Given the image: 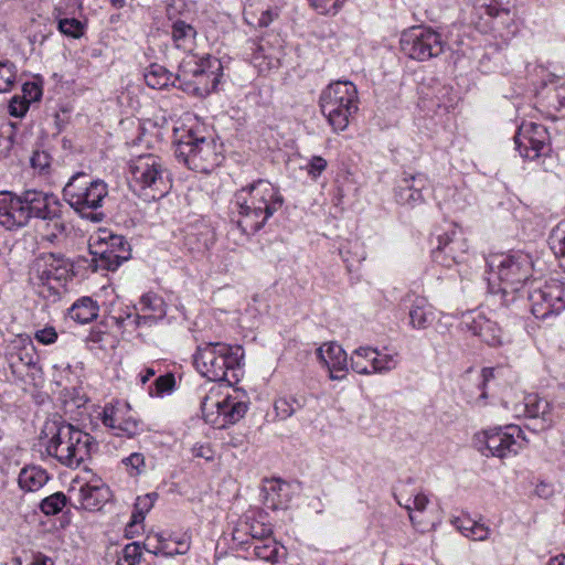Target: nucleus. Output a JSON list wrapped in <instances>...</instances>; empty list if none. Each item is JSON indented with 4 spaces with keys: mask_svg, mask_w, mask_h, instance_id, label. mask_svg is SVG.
<instances>
[{
    "mask_svg": "<svg viewBox=\"0 0 565 565\" xmlns=\"http://www.w3.org/2000/svg\"><path fill=\"white\" fill-rule=\"evenodd\" d=\"M177 544L178 546L175 548H172L170 546V541L168 539L163 537L162 534L156 533L147 537L145 542V548L147 552L152 553L154 555H162L169 557L175 555H183L190 548L188 540H182L180 542H177Z\"/></svg>",
    "mask_w": 565,
    "mask_h": 565,
    "instance_id": "obj_26",
    "label": "nucleus"
},
{
    "mask_svg": "<svg viewBox=\"0 0 565 565\" xmlns=\"http://www.w3.org/2000/svg\"><path fill=\"white\" fill-rule=\"evenodd\" d=\"M311 8L319 14L334 15L339 12L347 0H308Z\"/></svg>",
    "mask_w": 565,
    "mask_h": 565,
    "instance_id": "obj_45",
    "label": "nucleus"
},
{
    "mask_svg": "<svg viewBox=\"0 0 565 565\" xmlns=\"http://www.w3.org/2000/svg\"><path fill=\"white\" fill-rule=\"evenodd\" d=\"M129 185L145 201L163 198L170 190V178L162 160L151 153L138 156L129 162Z\"/></svg>",
    "mask_w": 565,
    "mask_h": 565,
    "instance_id": "obj_5",
    "label": "nucleus"
},
{
    "mask_svg": "<svg viewBox=\"0 0 565 565\" xmlns=\"http://www.w3.org/2000/svg\"><path fill=\"white\" fill-rule=\"evenodd\" d=\"M29 565H54V561L41 553L34 555L32 562Z\"/></svg>",
    "mask_w": 565,
    "mask_h": 565,
    "instance_id": "obj_61",
    "label": "nucleus"
},
{
    "mask_svg": "<svg viewBox=\"0 0 565 565\" xmlns=\"http://www.w3.org/2000/svg\"><path fill=\"white\" fill-rule=\"evenodd\" d=\"M99 307L90 297H82L73 303L70 317L79 323H88L98 317Z\"/></svg>",
    "mask_w": 565,
    "mask_h": 565,
    "instance_id": "obj_31",
    "label": "nucleus"
},
{
    "mask_svg": "<svg viewBox=\"0 0 565 565\" xmlns=\"http://www.w3.org/2000/svg\"><path fill=\"white\" fill-rule=\"evenodd\" d=\"M67 498L63 492H55L42 500L41 511L46 515H55L66 505Z\"/></svg>",
    "mask_w": 565,
    "mask_h": 565,
    "instance_id": "obj_41",
    "label": "nucleus"
},
{
    "mask_svg": "<svg viewBox=\"0 0 565 565\" xmlns=\"http://www.w3.org/2000/svg\"><path fill=\"white\" fill-rule=\"evenodd\" d=\"M30 161H31V166L34 169H39L42 172V171H45L50 167L51 157L45 151L36 150L33 152Z\"/></svg>",
    "mask_w": 565,
    "mask_h": 565,
    "instance_id": "obj_50",
    "label": "nucleus"
},
{
    "mask_svg": "<svg viewBox=\"0 0 565 565\" xmlns=\"http://www.w3.org/2000/svg\"><path fill=\"white\" fill-rule=\"evenodd\" d=\"M108 195V185L105 181L90 180L84 172L75 173L63 189L64 200L83 218L99 223L105 214L100 210Z\"/></svg>",
    "mask_w": 565,
    "mask_h": 565,
    "instance_id": "obj_4",
    "label": "nucleus"
},
{
    "mask_svg": "<svg viewBox=\"0 0 565 565\" xmlns=\"http://www.w3.org/2000/svg\"><path fill=\"white\" fill-rule=\"evenodd\" d=\"M122 463L130 469V475L138 476L145 468V456L140 452H134L122 459Z\"/></svg>",
    "mask_w": 565,
    "mask_h": 565,
    "instance_id": "obj_47",
    "label": "nucleus"
},
{
    "mask_svg": "<svg viewBox=\"0 0 565 565\" xmlns=\"http://www.w3.org/2000/svg\"><path fill=\"white\" fill-rule=\"evenodd\" d=\"M427 179L424 174L404 178L395 191L396 201L402 205L415 206L424 201L422 193Z\"/></svg>",
    "mask_w": 565,
    "mask_h": 565,
    "instance_id": "obj_21",
    "label": "nucleus"
},
{
    "mask_svg": "<svg viewBox=\"0 0 565 565\" xmlns=\"http://www.w3.org/2000/svg\"><path fill=\"white\" fill-rule=\"evenodd\" d=\"M73 264L62 254L43 253L32 263L30 279L49 295H60L72 278Z\"/></svg>",
    "mask_w": 565,
    "mask_h": 565,
    "instance_id": "obj_10",
    "label": "nucleus"
},
{
    "mask_svg": "<svg viewBox=\"0 0 565 565\" xmlns=\"http://www.w3.org/2000/svg\"><path fill=\"white\" fill-rule=\"evenodd\" d=\"M46 201L49 204V209L52 213H41L39 215H35L36 218H41L45 221V227L47 230H51V232L47 234V238L50 241H53L57 235L64 233L65 225L63 221L61 220V211H60V204L58 201L54 198L53 194L46 193Z\"/></svg>",
    "mask_w": 565,
    "mask_h": 565,
    "instance_id": "obj_30",
    "label": "nucleus"
},
{
    "mask_svg": "<svg viewBox=\"0 0 565 565\" xmlns=\"http://www.w3.org/2000/svg\"><path fill=\"white\" fill-rule=\"evenodd\" d=\"M547 140L546 129L539 124H523L514 137L516 150L523 158L535 159L544 149Z\"/></svg>",
    "mask_w": 565,
    "mask_h": 565,
    "instance_id": "obj_17",
    "label": "nucleus"
},
{
    "mask_svg": "<svg viewBox=\"0 0 565 565\" xmlns=\"http://www.w3.org/2000/svg\"><path fill=\"white\" fill-rule=\"evenodd\" d=\"M306 399L302 396H286L280 397L275 402V409L277 415L282 419L292 416L297 411L305 406Z\"/></svg>",
    "mask_w": 565,
    "mask_h": 565,
    "instance_id": "obj_38",
    "label": "nucleus"
},
{
    "mask_svg": "<svg viewBox=\"0 0 565 565\" xmlns=\"http://www.w3.org/2000/svg\"><path fill=\"white\" fill-rule=\"evenodd\" d=\"M488 265L502 286L504 294L519 291L532 275L533 263L527 254L495 255L488 260Z\"/></svg>",
    "mask_w": 565,
    "mask_h": 565,
    "instance_id": "obj_11",
    "label": "nucleus"
},
{
    "mask_svg": "<svg viewBox=\"0 0 565 565\" xmlns=\"http://www.w3.org/2000/svg\"><path fill=\"white\" fill-rule=\"evenodd\" d=\"M475 10L482 17L483 14L489 18H501L503 20L511 19L510 9L507 7H502V4L497 0H477L475 3Z\"/></svg>",
    "mask_w": 565,
    "mask_h": 565,
    "instance_id": "obj_35",
    "label": "nucleus"
},
{
    "mask_svg": "<svg viewBox=\"0 0 565 565\" xmlns=\"http://www.w3.org/2000/svg\"><path fill=\"white\" fill-rule=\"evenodd\" d=\"M175 157L193 171L210 173L223 160L222 145L213 138H199L189 134L179 141Z\"/></svg>",
    "mask_w": 565,
    "mask_h": 565,
    "instance_id": "obj_9",
    "label": "nucleus"
},
{
    "mask_svg": "<svg viewBox=\"0 0 565 565\" xmlns=\"http://www.w3.org/2000/svg\"><path fill=\"white\" fill-rule=\"evenodd\" d=\"M145 519V514L142 511L135 512L132 514L131 521L128 524L129 527L135 526L137 523H140Z\"/></svg>",
    "mask_w": 565,
    "mask_h": 565,
    "instance_id": "obj_63",
    "label": "nucleus"
},
{
    "mask_svg": "<svg viewBox=\"0 0 565 565\" xmlns=\"http://www.w3.org/2000/svg\"><path fill=\"white\" fill-rule=\"evenodd\" d=\"M17 77L15 66L11 62H0V93L10 90Z\"/></svg>",
    "mask_w": 565,
    "mask_h": 565,
    "instance_id": "obj_44",
    "label": "nucleus"
},
{
    "mask_svg": "<svg viewBox=\"0 0 565 565\" xmlns=\"http://www.w3.org/2000/svg\"><path fill=\"white\" fill-rule=\"evenodd\" d=\"M49 480L47 471L35 465L22 468L18 476V484L24 492H35L43 488Z\"/></svg>",
    "mask_w": 565,
    "mask_h": 565,
    "instance_id": "obj_27",
    "label": "nucleus"
},
{
    "mask_svg": "<svg viewBox=\"0 0 565 565\" xmlns=\"http://www.w3.org/2000/svg\"><path fill=\"white\" fill-rule=\"evenodd\" d=\"M6 359L13 374L22 375L24 369L35 367L39 358L31 340L19 337L7 348Z\"/></svg>",
    "mask_w": 565,
    "mask_h": 565,
    "instance_id": "obj_18",
    "label": "nucleus"
},
{
    "mask_svg": "<svg viewBox=\"0 0 565 565\" xmlns=\"http://www.w3.org/2000/svg\"><path fill=\"white\" fill-rule=\"evenodd\" d=\"M319 359L330 371L331 380H341L348 369V355L342 347L334 342L322 344L317 350Z\"/></svg>",
    "mask_w": 565,
    "mask_h": 565,
    "instance_id": "obj_19",
    "label": "nucleus"
},
{
    "mask_svg": "<svg viewBox=\"0 0 565 565\" xmlns=\"http://www.w3.org/2000/svg\"><path fill=\"white\" fill-rule=\"evenodd\" d=\"M109 489L105 484L86 483L79 489V501L85 510L99 509L108 498Z\"/></svg>",
    "mask_w": 565,
    "mask_h": 565,
    "instance_id": "obj_29",
    "label": "nucleus"
},
{
    "mask_svg": "<svg viewBox=\"0 0 565 565\" xmlns=\"http://www.w3.org/2000/svg\"><path fill=\"white\" fill-rule=\"evenodd\" d=\"M103 257H107L109 259V263H108V269H115L117 268L121 262L126 260L128 258V255H124V254H116L114 255V260H111V255L109 254L107 256V252H103Z\"/></svg>",
    "mask_w": 565,
    "mask_h": 565,
    "instance_id": "obj_59",
    "label": "nucleus"
},
{
    "mask_svg": "<svg viewBox=\"0 0 565 565\" xmlns=\"http://www.w3.org/2000/svg\"><path fill=\"white\" fill-rule=\"evenodd\" d=\"M523 431L516 425L495 427L483 430L475 436L477 449L486 455L504 458L515 455L521 448Z\"/></svg>",
    "mask_w": 565,
    "mask_h": 565,
    "instance_id": "obj_12",
    "label": "nucleus"
},
{
    "mask_svg": "<svg viewBox=\"0 0 565 565\" xmlns=\"http://www.w3.org/2000/svg\"><path fill=\"white\" fill-rule=\"evenodd\" d=\"M140 310L153 315L158 318H163L167 313L166 303L158 294L147 292L140 298Z\"/></svg>",
    "mask_w": 565,
    "mask_h": 565,
    "instance_id": "obj_37",
    "label": "nucleus"
},
{
    "mask_svg": "<svg viewBox=\"0 0 565 565\" xmlns=\"http://www.w3.org/2000/svg\"><path fill=\"white\" fill-rule=\"evenodd\" d=\"M290 501L289 486L277 479L268 480L263 487V502L269 510L286 509Z\"/></svg>",
    "mask_w": 565,
    "mask_h": 565,
    "instance_id": "obj_22",
    "label": "nucleus"
},
{
    "mask_svg": "<svg viewBox=\"0 0 565 565\" xmlns=\"http://www.w3.org/2000/svg\"><path fill=\"white\" fill-rule=\"evenodd\" d=\"M46 200V193L38 190H25L19 195L0 192V224L8 230L23 227L35 215L52 213Z\"/></svg>",
    "mask_w": 565,
    "mask_h": 565,
    "instance_id": "obj_6",
    "label": "nucleus"
},
{
    "mask_svg": "<svg viewBox=\"0 0 565 565\" xmlns=\"http://www.w3.org/2000/svg\"><path fill=\"white\" fill-rule=\"evenodd\" d=\"M175 380L173 374L168 373L166 375H161L154 381L157 394H163L168 391H171L174 386Z\"/></svg>",
    "mask_w": 565,
    "mask_h": 565,
    "instance_id": "obj_52",
    "label": "nucleus"
},
{
    "mask_svg": "<svg viewBox=\"0 0 565 565\" xmlns=\"http://www.w3.org/2000/svg\"><path fill=\"white\" fill-rule=\"evenodd\" d=\"M54 17L57 20V30L70 38L79 39L84 35L85 24L75 18H64L60 8L54 9Z\"/></svg>",
    "mask_w": 565,
    "mask_h": 565,
    "instance_id": "obj_34",
    "label": "nucleus"
},
{
    "mask_svg": "<svg viewBox=\"0 0 565 565\" xmlns=\"http://www.w3.org/2000/svg\"><path fill=\"white\" fill-rule=\"evenodd\" d=\"M222 71V63L218 58L207 55L201 58L195 68L192 70V75L200 79L199 84H203L206 88H215L220 82Z\"/></svg>",
    "mask_w": 565,
    "mask_h": 565,
    "instance_id": "obj_24",
    "label": "nucleus"
},
{
    "mask_svg": "<svg viewBox=\"0 0 565 565\" xmlns=\"http://www.w3.org/2000/svg\"><path fill=\"white\" fill-rule=\"evenodd\" d=\"M248 409L243 396L230 387L213 386L201 401L204 420L215 428H226L239 422Z\"/></svg>",
    "mask_w": 565,
    "mask_h": 565,
    "instance_id": "obj_7",
    "label": "nucleus"
},
{
    "mask_svg": "<svg viewBox=\"0 0 565 565\" xmlns=\"http://www.w3.org/2000/svg\"><path fill=\"white\" fill-rule=\"evenodd\" d=\"M546 565H565V554L551 557Z\"/></svg>",
    "mask_w": 565,
    "mask_h": 565,
    "instance_id": "obj_64",
    "label": "nucleus"
},
{
    "mask_svg": "<svg viewBox=\"0 0 565 565\" xmlns=\"http://www.w3.org/2000/svg\"><path fill=\"white\" fill-rule=\"evenodd\" d=\"M399 44L405 55L417 61H427L440 55L444 51L440 34L425 26L405 30L401 35Z\"/></svg>",
    "mask_w": 565,
    "mask_h": 565,
    "instance_id": "obj_13",
    "label": "nucleus"
},
{
    "mask_svg": "<svg viewBox=\"0 0 565 565\" xmlns=\"http://www.w3.org/2000/svg\"><path fill=\"white\" fill-rule=\"evenodd\" d=\"M180 76H175L169 72L166 67L159 64H152L147 68L145 73L146 84L154 89H162L168 87L170 84H174Z\"/></svg>",
    "mask_w": 565,
    "mask_h": 565,
    "instance_id": "obj_32",
    "label": "nucleus"
},
{
    "mask_svg": "<svg viewBox=\"0 0 565 565\" xmlns=\"http://www.w3.org/2000/svg\"><path fill=\"white\" fill-rule=\"evenodd\" d=\"M397 503L408 511L411 521L415 523V516L413 512H424L429 503V499L424 492H418L414 495L413 499L408 498L405 500V502H402L398 499Z\"/></svg>",
    "mask_w": 565,
    "mask_h": 565,
    "instance_id": "obj_42",
    "label": "nucleus"
},
{
    "mask_svg": "<svg viewBox=\"0 0 565 565\" xmlns=\"http://www.w3.org/2000/svg\"><path fill=\"white\" fill-rule=\"evenodd\" d=\"M243 349L223 342L203 343L198 347L193 356L196 370L206 379L214 382L232 384L238 381Z\"/></svg>",
    "mask_w": 565,
    "mask_h": 565,
    "instance_id": "obj_3",
    "label": "nucleus"
},
{
    "mask_svg": "<svg viewBox=\"0 0 565 565\" xmlns=\"http://www.w3.org/2000/svg\"><path fill=\"white\" fill-rule=\"evenodd\" d=\"M234 203L238 209V227L246 234H254L281 209L284 198L278 188L259 179L239 189L235 193Z\"/></svg>",
    "mask_w": 565,
    "mask_h": 565,
    "instance_id": "obj_1",
    "label": "nucleus"
},
{
    "mask_svg": "<svg viewBox=\"0 0 565 565\" xmlns=\"http://www.w3.org/2000/svg\"><path fill=\"white\" fill-rule=\"evenodd\" d=\"M34 339L41 344L50 345L56 342L57 332L54 327L46 326L34 332Z\"/></svg>",
    "mask_w": 565,
    "mask_h": 565,
    "instance_id": "obj_49",
    "label": "nucleus"
},
{
    "mask_svg": "<svg viewBox=\"0 0 565 565\" xmlns=\"http://www.w3.org/2000/svg\"><path fill=\"white\" fill-rule=\"evenodd\" d=\"M23 93H24V97L25 96L29 97V99H28L29 102L38 100L42 95L41 88L35 83H25L23 85Z\"/></svg>",
    "mask_w": 565,
    "mask_h": 565,
    "instance_id": "obj_55",
    "label": "nucleus"
},
{
    "mask_svg": "<svg viewBox=\"0 0 565 565\" xmlns=\"http://www.w3.org/2000/svg\"><path fill=\"white\" fill-rule=\"evenodd\" d=\"M465 324L472 334L479 337L490 347L502 344V331L497 322L491 321L486 316L478 313L466 317Z\"/></svg>",
    "mask_w": 565,
    "mask_h": 565,
    "instance_id": "obj_20",
    "label": "nucleus"
},
{
    "mask_svg": "<svg viewBox=\"0 0 565 565\" xmlns=\"http://www.w3.org/2000/svg\"><path fill=\"white\" fill-rule=\"evenodd\" d=\"M170 34L175 49L182 50L185 53L194 51L198 32L192 24L183 20H175L171 24Z\"/></svg>",
    "mask_w": 565,
    "mask_h": 565,
    "instance_id": "obj_23",
    "label": "nucleus"
},
{
    "mask_svg": "<svg viewBox=\"0 0 565 565\" xmlns=\"http://www.w3.org/2000/svg\"><path fill=\"white\" fill-rule=\"evenodd\" d=\"M490 534V529L482 523L476 522L470 532H465V536L475 541H484Z\"/></svg>",
    "mask_w": 565,
    "mask_h": 565,
    "instance_id": "obj_53",
    "label": "nucleus"
},
{
    "mask_svg": "<svg viewBox=\"0 0 565 565\" xmlns=\"http://www.w3.org/2000/svg\"><path fill=\"white\" fill-rule=\"evenodd\" d=\"M192 455L196 458H204L207 461L213 460L214 452L210 446L194 445L192 448Z\"/></svg>",
    "mask_w": 565,
    "mask_h": 565,
    "instance_id": "obj_54",
    "label": "nucleus"
},
{
    "mask_svg": "<svg viewBox=\"0 0 565 565\" xmlns=\"http://www.w3.org/2000/svg\"><path fill=\"white\" fill-rule=\"evenodd\" d=\"M156 497H157L156 493H150V494H147L143 498H138L137 499V503H136V509L141 507L142 509L148 511L153 505V501H154Z\"/></svg>",
    "mask_w": 565,
    "mask_h": 565,
    "instance_id": "obj_60",
    "label": "nucleus"
},
{
    "mask_svg": "<svg viewBox=\"0 0 565 565\" xmlns=\"http://www.w3.org/2000/svg\"><path fill=\"white\" fill-rule=\"evenodd\" d=\"M326 168H327V160L320 156H315L309 161L307 172L309 175H311L312 178L316 179L317 177H319L322 173V171L326 170Z\"/></svg>",
    "mask_w": 565,
    "mask_h": 565,
    "instance_id": "obj_51",
    "label": "nucleus"
},
{
    "mask_svg": "<svg viewBox=\"0 0 565 565\" xmlns=\"http://www.w3.org/2000/svg\"><path fill=\"white\" fill-rule=\"evenodd\" d=\"M455 526L465 535V532H470L472 526H475L476 521L470 518H457L454 520Z\"/></svg>",
    "mask_w": 565,
    "mask_h": 565,
    "instance_id": "obj_57",
    "label": "nucleus"
},
{
    "mask_svg": "<svg viewBox=\"0 0 565 565\" xmlns=\"http://www.w3.org/2000/svg\"><path fill=\"white\" fill-rule=\"evenodd\" d=\"M524 414L530 418H537L543 422V427L552 425L554 417L548 401L536 394H529L524 397Z\"/></svg>",
    "mask_w": 565,
    "mask_h": 565,
    "instance_id": "obj_28",
    "label": "nucleus"
},
{
    "mask_svg": "<svg viewBox=\"0 0 565 565\" xmlns=\"http://www.w3.org/2000/svg\"><path fill=\"white\" fill-rule=\"evenodd\" d=\"M468 243L461 232L452 228L449 232L438 236V245L433 250L431 256L435 263L450 267L462 260L468 252Z\"/></svg>",
    "mask_w": 565,
    "mask_h": 565,
    "instance_id": "obj_15",
    "label": "nucleus"
},
{
    "mask_svg": "<svg viewBox=\"0 0 565 565\" xmlns=\"http://www.w3.org/2000/svg\"><path fill=\"white\" fill-rule=\"evenodd\" d=\"M141 558V547L137 542L127 544L118 556L116 565H137Z\"/></svg>",
    "mask_w": 565,
    "mask_h": 565,
    "instance_id": "obj_43",
    "label": "nucleus"
},
{
    "mask_svg": "<svg viewBox=\"0 0 565 565\" xmlns=\"http://www.w3.org/2000/svg\"><path fill=\"white\" fill-rule=\"evenodd\" d=\"M364 356L371 358L374 373H387L395 370L399 363L398 353H384L376 350H363Z\"/></svg>",
    "mask_w": 565,
    "mask_h": 565,
    "instance_id": "obj_33",
    "label": "nucleus"
},
{
    "mask_svg": "<svg viewBox=\"0 0 565 565\" xmlns=\"http://www.w3.org/2000/svg\"><path fill=\"white\" fill-rule=\"evenodd\" d=\"M158 319L159 318L153 315L143 312V315H136L135 323L137 327L152 326L153 323L157 322Z\"/></svg>",
    "mask_w": 565,
    "mask_h": 565,
    "instance_id": "obj_58",
    "label": "nucleus"
},
{
    "mask_svg": "<svg viewBox=\"0 0 565 565\" xmlns=\"http://www.w3.org/2000/svg\"><path fill=\"white\" fill-rule=\"evenodd\" d=\"M481 377H482V381L480 384V388L482 390V393L480 395V398L484 399V398H487V393L484 390H486L488 382L494 377V369H492V367L482 369Z\"/></svg>",
    "mask_w": 565,
    "mask_h": 565,
    "instance_id": "obj_56",
    "label": "nucleus"
},
{
    "mask_svg": "<svg viewBox=\"0 0 565 565\" xmlns=\"http://www.w3.org/2000/svg\"><path fill=\"white\" fill-rule=\"evenodd\" d=\"M320 108L333 130L343 131L358 111L355 85L348 81L330 84L320 96Z\"/></svg>",
    "mask_w": 565,
    "mask_h": 565,
    "instance_id": "obj_8",
    "label": "nucleus"
},
{
    "mask_svg": "<svg viewBox=\"0 0 565 565\" xmlns=\"http://www.w3.org/2000/svg\"><path fill=\"white\" fill-rule=\"evenodd\" d=\"M26 97L14 96L9 103V114L13 117H23L29 109Z\"/></svg>",
    "mask_w": 565,
    "mask_h": 565,
    "instance_id": "obj_48",
    "label": "nucleus"
},
{
    "mask_svg": "<svg viewBox=\"0 0 565 565\" xmlns=\"http://www.w3.org/2000/svg\"><path fill=\"white\" fill-rule=\"evenodd\" d=\"M46 429L52 433L45 447L46 452L65 467H79L96 448L95 439L72 424L52 423Z\"/></svg>",
    "mask_w": 565,
    "mask_h": 565,
    "instance_id": "obj_2",
    "label": "nucleus"
},
{
    "mask_svg": "<svg viewBox=\"0 0 565 565\" xmlns=\"http://www.w3.org/2000/svg\"><path fill=\"white\" fill-rule=\"evenodd\" d=\"M409 326L415 330H426L435 319L433 306L424 297H416L408 311Z\"/></svg>",
    "mask_w": 565,
    "mask_h": 565,
    "instance_id": "obj_25",
    "label": "nucleus"
},
{
    "mask_svg": "<svg viewBox=\"0 0 565 565\" xmlns=\"http://www.w3.org/2000/svg\"><path fill=\"white\" fill-rule=\"evenodd\" d=\"M130 406L127 403L106 405L102 414L103 424L114 430L116 436L132 437L140 430L139 423L129 415Z\"/></svg>",
    "mask_w": 565,
    "mask_h": 565,
    "instance_id": "obj_16",
    "label": "nucleus"
},
{
    "mask_svg": "<svg viewBox=\"0 0 565 565\" xmlns=\"http://www.w3.org/2000/svg\"><path fill=\"white\" fill-rule=\"evenodd\" d=\"M110 242H111V246H118L119 249L125 253L128 250L126 249V246L128 245L127 242L124 239L122 236H119V235H113L110 237Z\"/></svg>",
    "mask_w": 565,
    "mask_h": 565,
    "instance_id": "obj_62",
    "label": "nucleus"
},
{
    "mask_svg": "<svg viewBox=\"0 0 565 565\" xmlns=\"http://www.w3.org/2000/svg\"><path fill=\"white\" fill-rule=\"evenodd\" d=\"M282 550L271 537L260 543L254 544V554L257 558L275 564L278 561L279 553Z\"/></svg>",
    "mask_w": 565,
    "mask_h": 565,
    "instance_id": "obj_36",
    "label": "nucleus"
},
{
    "mask_svg": "<svg viewBox=\"0 0 565 565\" xmlns=\"http://www.w3.org/2000/svg\"><path fill=\"white\" fill-rule=\"evenodd\" d=\"M531 311L537 319H547L565 309V284L550 280L543 287L529 291Z\"/></svg>",
    "mask_w": 565,
    "mask_h": 565,
    "instance_id": "obj_14",
    "label": "nucleus"
},
{
    "mask_svg": "<svg viewBox=\"0 0 565 565\" xmlns=\"http://www.w3.org/2000/svg\"><path fill=\"white\" fill-rule=\"evenodd\" d=\"M248 532L252 536V540L255 543H260L262 541L268 540L271 536V529L264 523L259 522H252L249 524H246Z\"/></svg>",
    "mask_w": 565,
    "mask_h": 565,
    "instance_id": "obj_46",
    "label": "nucleus"
},
{
    "mask_svg": "<svg viewBox=\"0 0 565 565\" xmlns=\"http://www.w3.org/2000/svg\"><path fill=\"white\" fill-rule=\"evenodd\" d=\"M363 350H375L371 347H360L356 350H354L351 354L350 361H351V369L359 373L364 375L374 374L373 366H372V360L371 358L364 356Z\"/></svg>",
    "mask_w": 565,
    "mask_h": 565,
    "instance_id": "obj_39",
    "label": "nucleus"
},
{
    "mask_svg": "<svg viewBox=\"0 0 565 565\" xmlns=\"http://www.w3.org/2000/svg\"><path fill=\"white\" fill-rule=\"evenodd\" d=\"M244 14L248 23L259 28L268 26L277 17V12L269 7H260L255 11L246 10Z\"/></svg>",
    "mask_w": 565,
    "mask_h": 565,
    "instance_id": "obj_40",
    "label": "nucleus"
}]
</instances>
